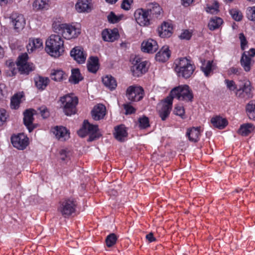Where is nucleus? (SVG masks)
Segmentation results:
<instances>
[{
    "instance_id": "1",
    "label": "nucleus",
    "mask_w": 255,
    "mask_h": 255,
    "mask_svg": "<svg viewBox=\"0 0 255 255\" xmlns=\"http://www.w3.org/2000/svg\"><path fill=\"white\" fill-rule=\"evenodd\" d=\"M64 41L58 34H52L46 41L45 50L50 55L58 57L64 51Z\"/></svg>"
},
{
    "instance_id": "2",
    "label": "nucleus",
    "mask_w": 255,
    "mask_h": 255,
    "mask_svg": "<svg viewBox=\"0 0 255 255\" xmlns=\"http://www.w3.org/2000/svg\"><path fill=\"white\" fill-rule=\"evenodd\" d=\"M54 31L61 34L65 39L75 38L80 34V29L75 26L67 24L55 22L53 24Z\"/></svg>"
},
{
    "instance_id": "3",
    "label": "nucleus",
    "mask_w": 255,
    "mask_h": 255,
    "mask_svg": "<svg viewBox=\"0 0 255 255\" xmlns=\"http://www.w3.org/2000/svg\"><path fill=\"white\" fill-rule=\"evenodd\" d=\"M175 70L179 77L189 78L193 74L195 68L191 61L185 57L177 59L174 62Z\"/></svg>"
},
{
    "instance_id": "4",
    "label": "nucleus",
    "mask_w": 255,
    "mask_h": 255,
    "mask_svg": "<svg viewBox=\"0 0 255 255\" xmlns=\"http://www.w3.org/2000/svg\"><path fill=\"white\" fill-rule=\"evenodd\" d=\"M171 97L169 98H176L179 101L186 102H191L193 98V95L189 87L186 85H180L173 88L170 92Z\"/></svg>"
},
{
    "instance_id": "5",
    "label": "nucleus",
    "mask_w": 255,
    "mask_h": 255,
    "mask_svg": "<svg viewBox=\"0 0 255 255\" xmlns=\"http://www.w3.org/2000/svg\"><path fill=\"white\" fill-rule=\"evenodd\" d=\"M78 134L82 137L89 135L88 139L89 141H93L101 136L98 126L91 124L86 120L84 121L83 127L78 131Z\"/></svg>"
},
{
    "instance_id": "6",
    "label": "nucleus",
    "mask_w": 255,
    "mask_h": 255,
    "mask_svg": "<svg viewBox=\"0 0 255 255\" xmlns=\"http://www.w3.org/2000/svg\"><path fill=\"white\" fill-rule=\"evenodd\" d=\"M60 101L61 103V106L63 108V112L66 115L71 116L76 113V106L78 102L76 97L66 95L61 97Z\"/></svg>"
},
{
    "instance_id": "7",
    "label": "nucleus",
    "mask_w": 255,
    "mask_h": 255,
    "mask_svg": "<svg viewBox=\"0 0 255 255\" xmlns=\"http://www.w3.org/2000/svg\"><path fill=\"white\" fill-rule=\"evenodd\" d=\"M76 207L77 203L74 199H65L59 203L58 211L64 217L68 218L75 213Z\"/></svg>"
},
{
    "instance_id": "8",
    "label": "nucleus",
    "mask_w": 255,
    "mask_h": 255,
    "mask_svg": "<svg viewBox=\"0 0 255 255\" xmlns=\"http://www.w3.org/2000/svg\"><path fill=\"white\" fill-rule=\"evenodd\" d=\"M147 62L143 61L139 58L135 57L132 61L130 70L134 77H140L145 73L148 69Z\"/></svg>"
},
{
    "instance_id": "9",
    "label": "nucleus",
    "mask_w": 255,
    "mask_h": 255,
    "mask_svg": "<svg viewBox=\"0 0 255 255\" xmlns=\"http://www.w3.org/2000/svg\"><path fill=\"white\" fill-rule=\"evenodd\" d=\"M143 95L144 90L140 86H130L127 89V97L131 102H138L141 100L143 97Z\"/></svg>"
},
{
    "instance_id": "10",
    "label": "nucleus",
    "mask_w": 255,
    "mask_h": 255,
    "mask_svg": "<svg viewBox=\"0 0 255 255\" xmlns=\"http://www.w3.org/2000/svg\"><path fill=\"white\" fill-rule=\"evenodd\" d=\"M172 99L167 97L164 102L159 104L157 110L159 117L162 121H165L169 116L172 108Z\"/></svg>"
},
{
    "instance_id": "11",
    "label": "nucleus",
    "mask_w": 255,
    "mask_h": 255,
    "mask_svg": "<svg viewBox=\"0 0 255 255\" xmlns=\"http://www.w3.org/2000/svg\"><path fill=\"white\" fill-rule=\"evenodd\" d=\"M134 17L136 22L140 26H144L150 24L151 18L146 9H136L134 12Z\"/></svg>"
},
{
    "instance_id": "12",
    "label": "nucleus",
    "mask_w": 255,
    "mask_h": 255,
    "mask_svg": "<svg viewBox=\"0 0 255 255\" xmlns=\"http://www.w3.org/2000/svg\"><path fill=\"white\" fill-rule=\"evenodd\" d=\"M12 145L18 149H23L28 145V138L23 133L13 135L11 137Z\"/></svg>"
},
{
    "instance_id": "13",
    "label": "nucleus",
    "mask_w": 255,
    "mask_h": 255,
    "mask_svg": "<svg viewBox=\"0 0 255 255\" xmlns=\"http://www.w3.org/2000/svg\"><path fill=\"white\" fill-rule=\"evenodd\" d=\"M11 22L16 32L22 30L25 25V19L23 15L18 13L12 14L11 16Z\"/></svg>"
},
{
    "instance_id": "14",
    "label": "nucleus",
    "mask_w": 255,
    "mask_h": 255,
    "mask_svg": "<svg viewBox=\"0 0 255 255\" xmlns=\"http://www.w3.org/2000/svg\"><path fill=\"white\" fill-rule=\"evenodd\" d=\"M27 55L23 54L19 56L17 61V65L20 71L24 73H28L33 70L32 64H29L27 62Z\"/></svg>"
},
{
    "instance_id": "15",
    "label": "nucleus",
    "mask_w": 255,
    "mask_h": 255,
    "mask_svg": "<svg viewBox=\"0 0 255 255\" xmlns=\"http://www.w3.org/2000/svg\"><path fill=\"white\" fill-rule=\"evenodd\" d=\"M70 55L78 63H84L86 59V54L80 46L73 48L70 51Z\"/></svg>"
},
{
    "instance_id": "16",
    "label": "nucleus",
    "mask_w": 255,
    "mask_h": 255,
    "mask_svg": "<svg viewBox=\"0 0 255 255\" xmlns=\"http://www.w3.org/2000/svg\"><path fill=\"white\" fill-rule=\"evenodd\" d=\"M158 49V45L156 41L152 39L144 40L141 43V49L144 52L153 53L155 52Z\"/></svg>"
},
{
    "instance_id": "17",
    "label": "nucleus",
    "mask_w": 255,
    "mask_h": 255,
    "mask_svg": "<svg viewBox=\"0 0 255 255\" xmlns=\"http://www.w3.org/2000/svg\"><path fill=\"white\" fill-rule=\"evenodd\" d=\"M93 7L92 0H78L75 8L78 12H89Z\"/></svg>"
},
{
    "instance_id": "18",
    "label": "nucleus",
    "mask_w": 255,
    "mask_h": 255,
    "mask_svg": "<svg viewBox=\"0 0 255 255\" xmlns=\"http://www.w3.org/2000/svg\"><path fill=\"white\" fill-rule=\"evenodd\" d=\"M146 10L149 13L151 18H158L162 12L161 7L156 2L148 3L146 5Z\"/></svg>"
},
{
    "instance_id": "19",
    "label": "nucleus",
    "mask_w": 255,
    "mask_h": 255,
    "mask_svg": "<svg viewBox=\"0 0 255 255\" xmlns=\"http://www.w3.org/2000/svg\"><path fill=\"white\" fill-rule=\"evenodd\" d=\"M33 110H27L24 113L23 122L25 126L27 128L29 132H31L34 128H36L33 124Z\"/></svg>"
},
{
    "instance_id": "20",
    "label": "nucleus",
    "mask_w": 255,
    "mask_h": 255,
    "mask_svg": "<svg viewBox=\"0 0 255 255\" xmlns=\"http://www.w3.org/2000/svg\"><path fill=\"white\" fill-rule=\"evenodd\" d=\"M52 131L59 140L65 141L69 138V132L65 127L56 126L52 129Z\"/></svg>"
},
{
    "instance_id": "21",
    "label": "nucleus",
    "mask_w": 255,
    "mask_h": 255,
    "mask_svg": "<svg viewBox=\"0 0 255 255\" xmlns=\"http://www.w3.org/2000/svg\"><path fill=\"white\" fill-rule=\"evenodd\" d=\"M102 38L104 41L113 42L119 37L117 29H105L102 32Z\"/></svg>"
},
{
    "instance_id": "22",
    "label": "nucleus",
    "mask_w": 255,
    "mask_h": 255,
    "mask_svg": "<svg viewBox=\"0 0 255 255\" xmlns=\"http://www.w3.org/2000/svg\"><path fill=\"white\" fill-rule=\"evenodd\" d=\"M106 109L104 105L98 104L92 111V116L94 120L98 121L104 118L106 115Z\"/></svg>"
},
{
    "instance_id": "23",
    "label": "nucleus",
    "mask_w": 255,
    "mask_h": 255,
    "mask_svg": "<svg viewBox=\"0 0 255 255\" xmlns=\"http://www.w3.org/2000/svg\"><path fill=\"white\" fill-rule=\"evenodd\" d=\"M172 26L168 22H163L160 27H158V31L161 37H169L172 33Z\"/></svg>"
},
{
    "instance_id": "24",
    "label": "nucleus",
    "mask_w": 255,
    "mask_h": 255,
    "mask_svg": "<svg viewBox=\"0 0 255 255\" xmlns=\"http://www.w3.org/2000/svg\"><path fill=\"white\" fill-rule=\"evenodd\" d=\"M236 95L239 97L250 98L252 97L251 86L249 81L246 82L243 87L238 90Z\"/></svg>"
},
{
    "instance_id": "25",
    "label": "nucleus",
    "mask_w": 255,
    "mask_h": 255,
    "mask_svg": "<svg viewBox=\"0 0 255 255\" xmlns=\"http://www.w3.org/2000/svg\"><path fill=\"white\" fill-rule=\"evenodd\" d=\"M42 47L43 41L40 38H30L29 39V42L27 45V51L29 53Z\"/></svg>"
},
{
    "instance_id": "26",
    "label": "nucleus",
    "mask_w": 255,
    "mask_h": 255,
    "mask_svg": "<svg viewBox=\"0 0 255 255\" xmlns=\"http://www.w3.org/2000/svg\"><path fill=\"white\" fill-rule=\"evenodd\" d=\"M170 56L169 47L167 45L163 46L160 51L156 54L155 58L157 61L164 62L167 61Z\"/></svg>"
},
{
    "instance_id": "27",
    "label": "nucleus",
    "mask_w": 255,
    "mask_h": 255,
    "mask_svg": "<svg viewBox=\"0 0 255 255\" xmlns=\"http://www.w3.org/2000/svg\"><path fill=\"white\" fill-rule=\"evenodd\" d=\"M240 63L244 70L246 72H249L251 69L254 61L249 56L246 52H244L242 54Z\"/></svg>"
},
{
    "instance_id": "28",
    "label": "nucleus",
    "mask_w": 255,
    "mask_h": 255,
    "mask_svg": "<svg viewBox=\"0 0 255 255\" xmlns=\"http://www.w3.org/2000/svg\"><path fill=\"white\" fill-rule=\"evenodd\" d=\"M202 65L201 69L206 77L210 76V74L214 69L215 65L213 61H206L204 59L201 60Z\"/></svg>"
},
{
    "instance_id": "29",
    "label": "nucleus",
    "mask_w": 255,
    "mask_h": 255,
    "mask_svg": "<svg viewBox=\"0 0 255 255\" xmlns=\"http://www.w3.org/2000/svg\"><path fill=\"white\" fill-rule=\"evenodd\" d=\"M200 135V130L199 127H193L189 128L186 132V136L188 137L189 140L194 142H196L199 140Z\"/></svg>"
},
{
    "instance_id": "30",
    "label": "nucleus",
    "mask_w": 255,
    "mask_h": 255,
    "mask_svg": "<svg viewBox=\"0 0 255 255\" xmlns=\"http://www.w3.org/2000/svg\"><path fill=\"white\" fill-rule=\"evenodd\" d=\"M114 133L115 138L119 141H123L128 135L126 127L124 125L116 127Z\"/></svg>"
},
{
    "instance_id": "31",
    "label": "nucleus",
    "mask_w": 255,
    "mask_h": 255,
    "mask_svg": "<svg viewBox=\"0 0 255 255\" xmlns=\"http://www.w3.org/2000/svg\"><path fill=\"white\" fill-rule=\"evenodd\" d=\"M47 77L37 76L34 78L35 85L38 90H43L46 88L49 82Z\"/></svg>"
},
{
    "instance_id": "32",
    "label": "nucleus",
    "mask_w": 255,
    "mask_h": 255,
    "mask_svg": "<svg viewBox=\"0 0 255 255\" xmlns=\"http://www.w3.org/2000/svg\"><path fill=\"white\" fill-rule=\"evenodd\" d=\"M211 122L214 127L219 129L224 128L228 125L227 120L220 116L212 118Z\"/></svg>"
},
{
    "instance_id": "33",
    "label": "nucleus",
    "mask_w": 255,
    "mask_h": 255,
    "mask_svg": "<svg viewBox=\"0 0 255 255\" xmlns=\"http://www.w3.org/2000/svg\"><path fill=\"white\" fill-rule=\"evenodd\" d=\"M102 82L104 85L111 90L116 89L117 83L115 79L111 75H107L102 79Z\"/></svg>"
},
{
    "instance_id": "34",
    "label": "nucleus",
    "mask_w": 255,
    "mask_h": 255,
    "mask_svg": "<svg viewBox=\"0 0 255 255\" xmlns=\"http://www.w3.org/2000/svg\"><path fill=\"white\" fill-rule=\"evenodd\" d=\"M99 60L97 57H91L88 61L87 68L89 71L95 73L99 69Z\"/></svg>"
},
{
    "instance_id": "35",
    "label": "nucleus",
    "mask_w": 255,
    "mask_h": 255,
    "mask_svg": "<svg viewBox=\"0 0 255 255\" xmlns=\"http://www.w3.org/2000/svg\"><path fill=\"white\" fill-rule=\"evenodd\" d=\"M255 127L251 123L245 124L241 126L238 130L239 134L243 136H247L254 131Z\"/></svg>"
},
{
    "instance_id": "36",
    "label": "nucleus",
    "mask_w": 255,
    "mask_h": 255,
    "mask_svg": "<svg viewBox=\"0 0 255 255\" xmlns=\"http://www.w3.org/2000/svg\"><path fill=\"white\" fill-rule=\"evenodd\" d=\"M246 113L250 120L255 121V101H251L246 107Z\"/></svg>"
},
{
    "instance_id": "37",
    "label": "nucleus",
    "mask_w": 255,
    "mask_h": 255,
    "mask_svg": "<svg viewBox=\"0 0 255 255\" xmlns=\"http://www.w3.org/2000/svg\"><path fill=\"white\" fill-rule=\"evenodd\" d=\"M82 80L83 77L78 69H74L72 70V74L69 79V81L70 83L76 84Z\"/></svg>"
},
{
    "instance_id": "38",
    "label": "nucleus",
    "mask_w": 255,
    "mask_h": 255,
    "mask_svg": "<svg viewBox=\"0 0 255 255\" xmlns=\"http://www.w3.org/2000/svg\"><path fill=\"white\" fill-rule=\"evenodd\" d=\"M223 21L222 19L219 17H213L211 18L208 23L209 28L211 30H214L218 28L223 23Z\"/></svg>"
},
{
    "instance_id": "39",
    "label": "nucleus",
    "mask_w": 255,
    "mask_h": 255,
    "mask_svg": "<svg viewBox=\"0 0 255 255\" xmlns=\"http://www.w3.org/2000/svg\"><path fill=\"white\" fill-rule=\"evenodd\" d=\"M52 80L59 82L64 79H66L67 75L61 70H54L51 74Z\"/></svg>"
},
{
    "instance_id": "40",
    "label": "nucleus",
    "mask_w": 255,
    "mask_h": 255,
    "mask_svg": "<svg viewBox=\"0 0 255 255\" xmlns=\"http://www.w3.org/2000/svg\"><path fill=\"white\" fill-rule=\"evenodd\" d=\"M22 95L15 94L11 99L10 106L12 109H16L19 107Z\"/></svg>"
},
{
    "instance_id": "41",
    "label": "nucleus",
    "mask_w": 255,
    "mask_h": 255,
    "mask_svg": "<svg viewBox=\"0 0 255 255\" xmlns=\"http://www.w3.org/2000/svg\"><path fill=\"white\" fill-rule=\"evenodd\" d=\"M71 155V152L69 150L62 149L59 151V158L63 161L66 162L68 161Z\"/></svg>"
},
{
    "instance_id": "42",
    "label": "nucleus",
    "mask_w": 255,
    "mask_h": 255,
    "mask_svg": "<svg viewBox=\"0 0 255 255\" xmlns=\"http://www.w3.org/2000/svg\"><path fill=\"white\" fill-rule=\"evenodd\" d=\"M117 240V236L114 233L110 234L106 238V245L108 247H111L116 243Z\"/></svg>"
},
{
    "instance_id": "43",
    "label": "nucleus",
    "mask_w": 255,
    "mask_h": 255,
    "mask_svg": "<svg viewBox=\"0 0 255 255\" xmlns=\"http://www.w3.org/2000/svg\"><path fill=\"white\" fill-rule=\"evenodd\" d=\"M47 4L46 0H35L33 3V7L35 10H38L45 8Z\"/></svg>"
},
{
    "instance_id": "44",
    "label": "nucleus",
    "mask_w": 255,
    "mask_h": 255,
    "mask_svg": "<svg viewBox=\"0 0 255 255\" xmlns=\"http://www.w3.org/2000/svg\"><path fill=\"white\" fill-rule=\"evenodd\" d=\"M123 17V15H116L115 13L111 11L108 16V19L110 23H116L120 21Z\"/></svg>"
},
{
    "instance_id": "45",
    "label": "nucleus",
    "mask_w": 255,
    "mask_h": 255,
    "mask_svg": "<svg viewBox=\"0 0 255 255\" xmlns=\"http://www.w3.org/2000/svg\"><path fill=\"white\" fill-rule=\"evenodd\" d=\"M206 10L207 12L211 14H216L219 11V5L216 1L212 5H207Z\"/></svg>"
},
{
    "instance_id": "46",
    "label": "nucleus",
    "mask_w": 255,
    "mask_h": 255,
    "mask_svg": "<svg viewBox=\"0 0 255 255\" xmlns=\"http://www.w3.org/2000/svg\"><path fill=\"white\" fill-rule=\"evenodd\" d=\"M246 14L249 19L255 21V6L248 7L247 8Z\"/></svg>"
},
{
    "instance_id": "47",
    "label": "nucleus",
    "mask_w": 255,
    "mask_h": 255,
    "mask_svg": "<svg viewBox=\"0 0 255 255\" xmlns=\"http://www.w3.org/2000/svg\"><path fill=\"white\" fill-rule=\"evenodd\" d=\"M230 13L234 19L236 21H240L243 17V15L241 11L238 9H232L230 10Z\"/></svg>"
},
{
    "instance_id": "48",
    "label": "nucleus",
    "mask_w": 255,
    "mask_h": 255,
    "mask_svg": "<svg viewBox=\"0 0 255 255\" xmlns=\"http://www.w3.org/2000/svg\"><path fill=\"white\" fill-rule=\"evenodd\" d=\"M138 123L141 128H145L149 126L148 119L146 117L139 118Z\"/></svg>"
},
{
    "instance_id": "49",
    "label": "nucleus",
    "mask_w": 255,
    "mask_h": 255,
    "mask_svg": "<svg viewBox=\"0 0 255 255\" xmlns=\"http://www.w3.org/2000/svg\"><path fill=\"white\" fill-rule=\"evenodd\" d=\"M174 113L177 115L180 116L181 118H184V109L183 106L180 105H177L174 110Z\"/></svg>"
},
{
    "instance_id": "50",
    "label": "nucleus",
    "mask_w": 255,
    "mask_h": 255,
    "mask_svg": "<svg viewBox=\"0 0 255 255\" xmlns=\"http://www.w3.org/2000/svg\"><path fill=\"white\" fill-rule=\"evenodd\" d=\"M38 110L43 119L48 118L50 115L49 112L45 106H42L39 108Z\"/></svg>"
},
{
    "instance_id": "51",
    "label": "nucleus",
    "mask_w": 255,
    "mask_h": 255,
    "mask_svg": "<svg viewBox=\"0 0 255 255\" xmlns=\"http://www.w3.org/2000/svg\"><path fill=\"white\" fill-rule=\"evenodd\" d=\"M225 83L226 84L227 88L231 91H234L237 89V86L235 82L233 80L226 79Z\"/></svg>"
},
{
    "instance_id": "52",
    "label": "nucleus",
    "mask_w": 255,
    "mask_h": 255,
    "mask_svg": "<svg viewBox=\"0 0 255 255\" xmlns=\"http://www.w3.org/2000/svg\"><path fill=\"white\" fill-rule=\"evenodd\" d=\"M239 39L241 41V48L242 50H244L245 48V46L248 43V42L244 34L243 33H241L239 34Z\"/></svg>"
},
{
    "instance_id": "53",
    "label": "nucleus",
    "mask_w": 255,
    "mask_h": 255,
    "mask_svg": "<svg viewBox=\"0 0 255 255\" xmlns=\"http://www.w3.org/2000/svg\"><path fill=\"white\" fill-rule=\"evenodd\" d=\"M191 36L192 33L188 30H185L181 33L180 38L183 39L189 40Z\"/></svg>"
},
{
    "instance_id": "54",
    "label": "nucleus",
    "mask_w": 255,
    "mask_h": 255,
    "mask_svg": "<svg viewBox=\"0 0 255 255\" xmlns=\"http://www.w3.org/2000/svg\"><path fill=\"white\" fill-rule=\"evenodd\" d=\"M133 2L132 0H124L121 7L125 10H128L130 7V4Z\"/></svg>"
},
{
    "instance_id": "55",
    "label": "nucleus",
    "mask_w": 255,
    "mask_h": 255,
    "mask_svg": "<svg viewBox=\"0 0 255 255\" xmlns=\"http://www.w3.org/2000/svg\"><path fill=\"white\" fill-rule=\"evenodd\" d=\"M6 119V112L4 110H0V127L5 122Z\"/></svg>"
},
{
    "instance_id": "56",
    "label": "nucleus",
    "mask_w": 255,
    "mask_h": 255,
    "mask_svg": "<svg viewBox=\"0 0 255 255\" xmlns=\"http://www.w3.org/2000/svg\"><path fill=\"white\" fill-rule=\"evenodd\" d=\"M124 109L126 110V114H131L133 113L135 110L130 105L128 104H126L124 105Z\"/></svg>"
},
{
    "instance_id": "57",
    "label": "nucleus",
    "mask_w": 255,
    "mask_h": 255,
    "mask_svg": "<svg viewBox=\"0 0 255 255\" xmlns=\"http://www.w3.org/2000/svg\"><path fill=\"white\" fill-rule=\"evenodd\" d=\"M241 69L236 68V67H231L229 70V74H235L237 75H239L240 74Z\"/></svg>"
},
{
    "instance_id": "58",
    "label": "nucleus",
    "mask_w": 255,
    "mask_h": 255,
    "mask_svg": "<svg viewBox=\"0 0 255 255\" xmlns=\"http://www.w3.org/2000/svg\"><path fill=\"white\" fill-rule=\"evenodd\" d=\"M146 239L150 243L154 242L156 240V239L154 237L153 233H150L146 235Z\"/></svg>"
},
{
    "instance_id": "59",
    "label": "nucleus",
    "mask_w": 255,
    "mask_h": 255,
    "mask_svg": "<svg viewBox=\"0 0 255 255\" xmlns=\"http://www.w3.org/2000/svg\"><path fill=\"white\" fill-rule=\"evenodd\" d=\"M246 52L251 58L255 56V49L254 48H251L250 51Z\"/></svg>"
},
{
    "instance_id": "60",
    "label": "nucleus",
    "mask_w": 255,
    "mask_h": 255,
    "mask_svg": "<svg viewBox=\"0 0 255 255\" xmlns=\"http://www.w3.org/2000/svg\"><path fill=\"white\" fill-rule=\"evenodd\" d=\"M182 4L185 6L189 5L193 1V0H181Z\"/></svg>"
},
{
    "instance_id": "61",
    "label": "nucleus",
    "mask_w": 255,
    "mask_h": 255,
    "mask_svg": "<svg viewBox=\"0 0 255 255\" xmlns=\"http://www.w3.org/2000/svg\"><path fill=\"white\" fill-rule=\"evenodd\" d=\"M4 55V51L3 48L0 46V59L2 58Z\"/></svg>"
},
{
    "instance_id": "62",
    "label": "nucleus",
    "mask_w": 255,
    "mask_h": 255,
    "mask_svg": "<svg viewBox=\"0 0 255 255\" xmlns=\"http://www.w3.org/2000/svg\"><path fill=\"white\" fill-rule=\"evenodd\" d=\"M106 2L111 3V4H114L118 0H105Z\"/></svg>"
},
{
    "instance_id": "63",
    "label": "nucleus",
    "mask_w": 255,
    "mask_h": 255,
    "mask_svg": "<svg viewBox=\"0 0 255 255\" xmlns=\"http://www.w3.org/2000/svg\"><path fill=\"white\" fill-rule=\"evenodd\" d=\"M7 1V0H0V3H6Z\"/></svg>"
}]
</instances>
